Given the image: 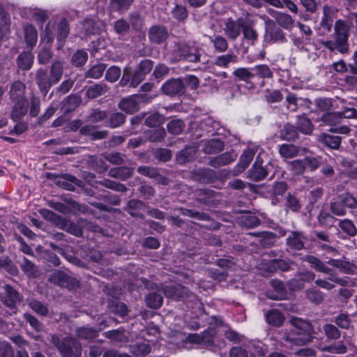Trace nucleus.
<instances>
[{"instance_id":"473e14b6","label":"nucleus","mask_w":357,"mask_h":357,"mask_svg":"<svg viewBox=\"0 0 357 357\" xmlns=\"http://www.w3.org/2000/svg\"><path fill=\"white\" fill-rule=\"evenodd\" d=\"M99 331L93 327L84 326L75 330L76 337L81 340H91L98 337Z\"/></svg>"},{"instance_id":"cd10ccee","label":"nucleus","mask_w":357,"mask_h":357,"mask_svg":"<svg viewBox=\"0 0 357 357\" xmlns=\"http://www.w3.org/2000/svg\"><path fill=\"white\" fill-rule=\"evenodd\" d=\"M128 20L130 27L131 26L135 31L139 33L143 31L145 25L144 19L140 12L134 10L130 13Z\"/></svg>"},{"instance_id":"13d9d810","label":"nucleus","mask_w":357,"mask_h":357,"mask_svg":"<svg viewBox=\"0 0 357 357\" xmlns=\"http://www.w3.org/2000/svg\"><path fill=\"white\" fill-rule=\"evenodd\" d=\"M306 298L311 303L319 305L321 303L324 299V294L319 289L310 288L305 291Z\"/></svg>"},{"instance_id":"1a4fd4ad","label":"nucleus","mask_w":357,"mask_h":357,"mask_svg":"<svg viewBox=\"0 0 357 357\" xmlns=\"http://www.w3.org/2000/svg\"><path fill=\"white\" fill-rule=\"evenodd\" d=\"M137 171L139 174L148 178L154 179L157 184L167 185L169 183V179L160 173V169L151 166H139Z\"/></svg>"},{"instance_id":"b1692460","label":"nucleus","mask_w":357,"mask_h":357,"mask_svg":"<svg viewBox=\"0 0 357 357\" xmlns=\"http://www.w3.org/2000/svg\"><path fill=\"white\" fill-rule=\"evenodd\" d=\"M34 56L31 52L24 51L16 59L17 67L24 71L29 70L33 66Z\"/></svg>"},{"instance_id":"dca6fc26","label":"nucleus","mask_w":357,"mask_h":357,"mask_svg":"<svg viewBox=\"0 0 357 357\" xmlns=\"http://www.w3.org/2000/svg\"><path fill=\"white\" fill-rule=\"evenodd\" d=\"M139 96L135 95L128 96L123 100H121L119 104L118 107L122 111H124L128 114H132L139 109Z\"/></svg>"},{"instance_id":"37998d69","label":"nucleus","mask_w":357,"mask_h":357,"mask_svg":"<svg viewBox=\"0 0 357 357\" xmlns=\"http://www.w3.org/2000/svg\"><path fill=\"white\" fill-rule=\"evenodd\" d=\"M251 234L261 238L260 244L264 248H270L275 244L276 234L273 232L262 231Z\"/></svg>"},{"instance_id":"39448f33","label":"nucleus","mask_w":357,"mask_h":357,"mask_svg":"<svg viewBox=\"0 0 357 357\" xmlns=\"http://www.w3.org/2000/svg\"><path fill=\"white\" fill-rule=\"evenodd\" d=\"M347 208H357V199L348 192L340 195L335 201L330 203L331 211L335 215H344Z\"/></svg>"},{"instance_id":"c756f323","label":"nucleus","mask_w":357,"mask_h":357,"mask_svg":"<svg viewBox=\"0 0 357 357\" xmlns=\"http://www.w3.org/2000/svg\"><path fill=\"white\" fill-rule=\"evenodd\" d=\"M305 237L301 232L291 231L287 238V244L291 249L301 250L304 248Z\"/></svg>"},{"instance_id":"0e129e2a","label":"nucleus","mask_w":357,"mask_h":357,"mask_svg":"<svg viewBox=\"0 0 357 357\" xmlns=\"http://www.w3.org/2000/svg\"><path fill=\"white\" fill-rule=\"evenodd\" d=\"M114 29L119 36H126L130 33V27L129 23L122 18L114 23Z\"/></svg>"},{"instance_id":"412c9836","label":"nucleus","mask_w":357,"mask_h":357,"mask_svg":"<svg viewBox=\"0 0 357 357\" xmlns=\"http://www.w3.org/2000/svg\"><path fill=\"white\" fill-rule=\"evenodd\" d=\"M69 32L68 22L66 18H63L59 22L57 26V49L60 50L63 47Z\"/></svg>"},{"instance_id":"680f3d73","label":"nucleus","mask_w":357,"mask_h":357,"mask_svg":"<svg viewBox=\"0 0 357 357\" xmlns=\"http://www.w3.org/2000/svg\"><path fill=\"white\" fill-rule=\"evenodd\" d=\"M283 94L279 89H266L265 91L264 99L269 103L280 102L283 99Z\"/></svg>"},{"instance_id":"4468645a","label":"nucleus","mask_w":357,"mask_h":357,"mask_svg":"<svg viewBox=\"0 0 357 357\" xmlns=\"http://www.w3.org/2000/svg\"><path fill=\"white\" fill-rule=\"evenodd\" d=\"M247 19L240 17L237 20L229 19L225 23V32L228 38L235 40L241 34Z\"/></svg>"},{"instance_id":"a18cd8bd","label":"nucleus","mask_w":357,"mask_h":357,"mask_svg":"<svg viewBox=\"0 0 357 357\" xmlns=\"http://www.w3.org/2000/svg\"><path fill=\"white\" fill-rule=\"evenodd\" d=\"M144 300L147 307L152 309H159L163 303L162 296L155 292L147 294Z\"/></svg>"},{"instance_id":"ddd939ff","label":"nucleus","mask_w":357,"mask_h":357,"mask_svg":"<svg viewBox=\"0 0 357 357\" xmlns=\"http://www.w3.org/2000/svg\"><path fill=\"white\" fill-rule=\"evenodd\" d=\"M3 289L6 295L2 299V302L10 310H14V312L15 313L17 304L22 301V296L16 289L9 284H6Z\"/></svg>"},{"instance_id":"bb28decb","label":"nucleus","mask_w":357,"mask_h":357,"mask_svg":"<svg viewBox=\"0 0 357 357\" xmlns=\"http://www.w3.org/2000/svg\"><path fill=\"white\" fill-rule=\"evenodd\" d=\"M243 40L249 45H254L258 39V33L257 30L252 26V23L248 19L246 20L242 30Z\"/></svg>"},{"instance_id":"c9c22d12","label":"nucleus","mask_w":357,"mask_h":357,"mask_svg":"<svg viewBox=\"0 0 357 357\" xmlns=\"http://www.w3.org/2000/svg\"><path fill=\"white\" fill-rule=\"evenodd\" d=\"M50 76L54 84L59 83L63 74V64L61 61H54L50 68Z\"/></svg>"},{"instance_id":"f3484780","label":"nucleus","mask_w":357,"mask_h":357,"mask_svg":"<svg viewBox=\"0 0 357 357\" xmlns=\"http://www.w3.org/2000/svg\"><path fill=\"white\" fill-rule=\"evenodd\" d=\"M236 158L237 154L234 151L225 152L215 157L211 158L208 165L213 167L218 168L231 163Z\"/></svg>"},{"instance_id":"8fccbe9b","label":"nucleus","mask_w":357,"mask_h":357,"mask_svg":"<svg viewBox=\"0 0 357 357\" xmlns=\"http://www.w3.org/2000/svg\"><path fill=\"white\" fill-rule=\"evenodd\" d=\"M266 40L271 43L283 42L285 40L282 29L275 26L266 30Z\"/></svg>"},{"instance_id":"f257e3e1","label":"nucleus","mask_w":357,"mask_h":357,"mask_svg":"<svg viewBox=\"0 0 357 357\" xmlns=\"http://www.w3.org/2000/svg\"><path fill=\"white\" fill-rule=\"evenodd\" d=\"M289 323L291 328L282 329L278 333L280 340L287 347L290 348L301 347L312 342L314 328L310 321L297 317H291Z\"/></svg>"},{"instance_id":"ea45409f","label":"nucleus","mask_w":357,"mask_h":357,"mask_svg":"<svg viewBox=\"0 0 357 357\" xmlns=\"http://www.w3.org/2000/svg\"><path fill=\"white\" fill-rule=\"evenodd\" d=\"M10 33V17L0 6V41Z\"/></svg>"},{"instance_id":"f8f14e48","label":"nucleus","mask_w":357,"mask_h":357,"mask_svg":"<svg viewBox=\"0 0 357 357\" xmlns=\"http://www.w3.org/2000/svg\"><path fill=\"white\" fill-rule=\"evenodd\" d=\"M161 91L167 96H180L184 93L185 86L181 79H170L163 84Z\"/></svg>"},{"instance_id":"5701e85b","label":"nucleus","mask_w":357,"mask_h":357,"mask_svg":"<svg viewBox=\"0 0 357 357\" xmlns=\"http://www.w3.org/2000/svg\"><path fill=\"white\" fill-rule=\"evenodd\" d=\"M336 12V9L328 6H325L323 8V17L320 25L327 31H330L332 29L334 15Z\"/></svg>"},{"instance_id":"052dcab7","label":"nucleus","mask_w":357,"mask_h":357,"mask_svg":"<svg viewBox=\"0 0 357 357\" xmlns=\"http://www.w3.org/2000/svg\"><path fill=\"white\" fill-rule=\"evenodd\" d=\"M339 227L342 231L349 236L354 237L357 234V228L354 223L350 220L344 219L340 220Z\"/></svg>"},{"instance_id":"a19ab883","label":"nucleus","mask_w":357,"mask_h":357,"mask_svg":"<svg viewBox=\"0 0 357 357\" xmlns=\"http://www.w3.org/2000/svg\"><path fill=\"white\" fill-rule=\"evenodd\" d=\"M296 128L303 134L310 135L313 131L314 126L306 116H300L298 117Z\"/></svg>"},{"instance_id":"6e6552de","label":"nucleus","mask_w":357,"mask_h":357,"mask_svg":"<svg viewBox=\"0 0 357 357\" xmlns=\"http://www.w3.org/2000/svg\"><path fill=\"white\" fill-rule=\"evenodd\" d=\"M49 281L59 287L68 289H75L79 287V282L77 279L61 270L54 271L50 275Z\"/></svg>"},{"instance_id":"f03ea898","label":"nucleus","mask_w":357,"mask_h":357,"mask_svg":"<svg viewBox=\"0 0 357 357\" xmlns=\"http://www.w3.org/2000/svg\"><path fill=\"white\" fill-rule=\"evenodd\" d=\"M349 30L348 24L342 20L335 22L333 40L321 42V45L331 52L337 51L341 54L349 52Z\"/></svg>"},{"instance_id":"58836bf2","label":"nucleus","mask_w":357,"mask_h":357,"mask_svg":"<svg viewBox=\"0 0 357 357\" xmlns=\"http://www.w3.org/2000/svg\"><path fill=\"white\" fill-rule=\"evenodd\" d=\"M342 116L340 112H325L318 120L323 122L325 125L334 126L341 122Z\"/></svg>"},{"instance_id":"20e7f679","label":"nucleus","mask_w":357,"mask_h":357,"mask_svg":"<svg viewBox=\"0 0 357 357\" xmlns=\"http://www.w3.org/2000/svg\"><path fill=\"white\" fill-rule=\"evenodd\" d=\"M50 342L59 353L61 357H81L82 346L75 337L66 336L60 337L56 334L51 335Z\"/></svg>"},{"instance_id":"72a5a7b5","label":"nucleus","mask_w":357,"mask_h":357,"mask_svg":"<svg viewBox=\"0 0 357 357\" xmlns=\"http://www.w3.org/2000/svg\"><path fill=\"white\" fill-rule=\"evenodd\" d=\"M134 173V169L127 167H119L115 168H112L108 174L110 177L119 178L121 180L125 181L129 178H130Z\"/></svg>"},{"instance_id":"393cba45","label":"nucleus","mask_w":357,"mask_h":357,"mask_svg":"<svg viewBox=\"0 0 357 357\" xmlns=\"http://www.w3.org/2000/svg\"><path fill=\"white\" fill-rule=\"evenodd\" d=\"M202 149L206 154H215L224 149V142L219 139H211L204 142Z\"/></svg>"},{"instance_id":"4c0bfd02","label":"nucleus","mask_w":357,"mask_h":357,"mask_svg":"<svg viewBox=\"0 0 357 357\" xmlns=\"http://www.w3.org/2000/svg\"><path fill=\"white\" fill-rule=\"evenodd\" d=\"M11 112V118L14 121H18L27 112L26 100L15 101Z\"/></svg>"},{"instance_id":"774afa93","label":"nucleus","mask_w":357,"mask_h":357,"mask_svg":"<svg viewBox=\"0 0 357 357\" xmlns=\"http://www.w3.org/2000/svg\"><path fill=\"white\" fill-rule=\"evenodd\" d=\"M88 59V54L83 50H77L72 56L71 63L76 67L84 65Z\"/></svg>"},{"instance_id":"f704fd0d","label":"nucleus","mask_w":357,"mask_h":357,"mask_svg":"<svg viewBox=\"0 0 357 357\" xmlns=\"http://www.w3.org/2000/svg\"><path fill=\"white\" fill-rule=\"evenodd\" d=\"M197 149L194 146H186L176 155V161L178 164L183 165L192 160L195 155Z\"/></svg>"},{"instance_id":"e2e57ef3","label":"nucleus","mask_w":357,"mask_h":357,"mask_svg":"<svg viewBox=\"0 0 357 357\" xmlns=\"http://www.w3.org/2000/svg\"><path fill=\"white\" fill-rule=\"evenodd\" d=\"M234 76L238 80L248 82L254 77L251 68H238L233 72Z\"/></svg>"},{"instance_id":"6ab92c4d","label":"nucleus","mask_w":357,"mask_h":357,"mask_svg":"<svg viewBox=\"0 0 357 357\" xmlns=\"http://www.w3.org/2000/svg\"><path fill=\"white\" fill-rule=\"evenodd\" d=\"M307 152V149L297 146L292 144H284L280 146L279 153L284 158H292Z\"/></svg>"},{"instance_id":"4be33fe9","label":"nucleus","mask_w":357,"mask_h":357,"mask_svg":"<svg viewBox=\"0 0 357 357\" xmlns=\"http://www.w3.org/2000/svg\"><path fill=\"white\" fill-rule=\"evenodd\" d=\"M80 133L85 136H90L92 140L103 139L107 137L109 132L107 130H98L94 126L86 125L82 126Z\"/></svg>"},{"instance_id":"aec40b11","label":"nucleus","mask_w":357,"mask_h":357,"mask_svg":"<svg viewBox=\"0 0 357 357\" xmlns=\"http://www.w3.org/2000/svg\"><path fill=\"white\" fill-rule=\"evenodd\" d=\"M256 154V150L248 149L243 151L239 158L238 163L235 166L234 171L240 174L243 172L250 164Z\"/></svg>"},{"instance_id":"2f4dec72","label":"nucleus","mask_w":357,"mask_h":357,"mask_svg":"<svg viewBox=\"0 0 357 357\" xmlns=\"http://www.w3.org/2000/svg\"><path fill=\"white\" fill-rule=\"evenodd\" d=\"M327 264L346 274L353 273L356 270V266L352 263L345 260L331 259Z\"/></svg>"},{"instance_id":"423d86ee","label":"nucleus","mask_w":357,"mask_h":357,"mask_svg":"<svg viewBox=\"0 0 357 357\" xmlns=\"http://www.w3.org/2000/svg\"><path fill=\"white\" fill-rule=\"evenodd\" d=\"M270 166H271V162L264 165L262 158L259 155L256 158V160L252 167L248 170V177L250 180L256 182L262 181L268 175L271 171L269 168Z\"/></svg>"},{"instance_id":"9d476101","label":"nucleus","mask_w":357,"mask_h":357,"mask_svg":"<svg viewBox=\"0 0 357 357\" xmlns=\"http://www.w3.org/2000/svg\"><path fill=\"white\" fill-rule=\"evenodd\" d=\"M167 29L161 24L151 26L148 31V38L152 44L160 45L169 38Z\"/></svg>"},{"instance_id":"5fc2aeb1","label":"nucleus","mask_w":357,"mask_h":357,"mask_svg":"<svg viewBox=\"0 0 357 357\" xmlns=\"http://www.w3.org/2000/svg\"><path fill=\"white\" fill-rule=\"evenodd\" d=\"M251 70H252V73L255 77H258L259 78H271L273 77V72L268 67V66L265 64H261L255 66L253 68H251Z\"/></svg>"},{"instance_id":"c85d7f7f","label":"nucleus","mask_w":357,"mask_h":357,"mask_svg":"<svg viewBox=\"0 0 357 357\" xmlns=\"http://www.w3.org/2000/svg\"><path fill=\"white\" fill-rule=\"evenodd\" d=\"M265 317L267 323L275 327L281 326L284 320V316L278 310H270L265 313Z\"/></svg>"},{"instance_id":"2eb2a0df","label":"nucleus","mask_w":357,"mask_h":357,"mask_svg":"<svg viewBox=\"0 0 357 357\" xmlns=\"http://www.w3.org/2000/svg\"><path fill=\"white\" fill-rule=\"evenodd\" d=\"M82 97L77 94H71L61 102V110L64 114L74 112L82 103Z\"/></svg>"},{"instance_id":"a878e982","label":"nucleus","mask_w":357,"mask_h":357,"mask_svg":"<svg viewBox=\"0 0 357 357\" xmlns=\"http://www.w3.org/2000/svg\"><path fill=\"white\" fill-rule=\"evenodd\" d=\"M26 86L20 81H16L13 83L10 89V97L11 100L15 101L26 100L24 96Z\"/></svg>"},{"instance_id":"7ed1b4c3","label":"nucleus","mask_w":357,"mask_h":357,"mask_svg":"<svg viewBox=\"0 0 357 357\" xmlns=\"http://www.w3.org/2000/svg\"><path fill=\"white\" fill-rule=\"evenodd\" d=\"M202 48L195 42L179 41L174 43L172 60L174 62H201Z\"/></svg>"},{"instance_id":"9b49d317","label":"nucleus","mask_w":357,"mask_h":357,"mask_svg":"<svg viewBox=\"0 0 357 357\" xmlns=\"http://www.w3.org/2000/svg\"><path fill=\"white\" fill-rule=\"evenodd\" d=\"M35 80L41 93L45 96L54 84L46 70L40 68L35 73Z\"/></svg>"},{"instance_id":"a211bd4d","label":"nucleus","mask_w":357,"mask_h":357,"mask_svg":"<svg viewBox=\"0 0 357 357\" xmlns=\"http://www.w3.org/2000/svg\"><path fill=\"white\" fill-rule=\"evenodd\" d=\"M192 176L195 181L204 183H213L217 179L216 172L209 168H202L195 170Z\"/></svg>"},{"instance_id":"0eeeda50","label":"nucleus","mask_w":357,"mask_h":357,"mask_svg":"<svg viewBox=\"0 0 357 357\" xmlns=\"http://www.w3.org/2000/svg\"><path fill=\"white\" fill-rule=\"evenodd\" d=\"M161 291L166 297L175 300L185 301L188 298H195V295L188 288L180 284L162 286Z\"/></svg>"},{"instance_id":"7c9ffc66","label":"nucleus","mask_w":357,"mask_h":357,"mask_svg":"<svg viewBox=\"0 0 357 357\" xmlns=\"http://www.w3.org/2000/svg\"><path fill=\"white\" fill-rule=\"evenodd\" d=\"M144 203L139 199H130L127 202L124 210L132 217L144 218V215L140 213V210L144 207Z\"/></svg>"},{"instance_id":"603ef678","label":"nucleus","mask_w":357,"mask_h":357,"mask_svg":"<svg viewBox=\"0 0 357 357\" xmlns=\"http://www.w3.org/2000/svg\"><path fill=\"white\" fill-rule=\"evenodd\" d=\"M277 23L287 30H291L294 27V20L287 13H278L275 15Z\"/></svg>"},{"instance_id":"e433bc0d","label":"nucleus","mask_w":357,"mask_h":357,"mask_svg":"<svg viewBox=\"0 0 357 357\" xmlns=\"http://www.w3.org/2000/svg\"><path fill=\"white\" fill-rule=\"evenodd\" d=\"M318 140L325 146L333 149H338L341 144L340 137L326 133L320 135Z\"/></svg>"},{"instance_id":"de8ad7c7","label":"nucleus","mask_w":357,"mask_h":357,"mask_svg":"<svg viewBox=\"0 0 357 357\" xmlns=\"http://www.w3.org/2000/svg\"><path fill=\"white\" fill-rule=\"evenodd\" d=\"M324 190L322 188H316L310 191L307 196L309 203L306 206L307 210L310 212L314 207V205L322 197Z\"/></svg>"},{"instance_id":"bf43d9fd","label":"nucleus","mask_w":357,"mask_h":357,"mask_svg":"<svg viewBox=\"0 0 357 357\" xmlns=\"http://www.w3.org/2000/svg\"><path fill=\"white\" fill-rule=\"evenodd\" d=\"M237 61V56L234 53L220 55L216 57L214 63L222 68H227L230 63H236Z\"/></svg>"},{"instance_id":"49530a36","label":"nucleus","mask_w":357,"mask_h":357,"mask_svg":"<svg viewBox=\"0 0 357 357\" xmlns=\"http://www.w3.org/2000/svg\"><path fill=\"white\" fill-rule=\"evenodd\" d=\"M25 42L29 46H34L38 40V33L36 28L31 24L24 26Z\"/></svg>"},{"instance_id":"338daca9","label":"nucleus","mask_w":357,"mask_h":357,"mask_svg":"<svg viewBox=\"0 0 357 357\" xmlns=\"http://www.w3.org/2000/svg\"><path fill=\"white\" fill-rule=\"evenodd\" d=\"M105 68L106 65L104 63L94 65L85 73V77L99 79L102 75Z\"/></svg>"},{"instance_id":"4d7b16f0","label":"nucleus","mask_w":357,"mask_h":357,"mask_svg":"<svg viewBox=\"0 0 357 357\" xmlns=\"http://www.w3.org/2000/svg\"><path fill=\"white\" fill-rule=\"evenodd\" d=\"M334 102L335 100L330 98H320L314 100V104L320 111L328 112L335 109Z\"/></svg>"},{"instance_id":"864d4df0","label":"nucleus","mask_w":357,"mask_h":357,"mask_svg":"<svg viewBox=\"0 0 357 357\" xmlns=\"http://www.w3.org/2000/svg\"><path fill=\"white\" fill-rule=\"evenodd\" d=\"M321 273H326L329 275L328 280L334 282L340 286L345 287L348 284V281L345 278H340L337 275L336 273L331 268L324 265Z\"/></svg>"},{"instance_id":"69168bd1","label":"nucleus","mask_w":357,"mask_h":357,"mask_svg":"<svg viewBox=\"0 0 357 357\" xmlns=\"http://www.w3.org/2000/svg\"><path fill=\"white\" fill-rule=\"evenodd\" d=\"M126 115L121 112L112 114L108 119L107 124L112 128H116L122 126L126 121Z\"/></svg>"},{"instance_id":"09e8293b","label":"nucleus","mask_w":357,"mask_h":357,"mask_svg":"<svg viewBox=\"0 0 357 357\" xmlns=\"http://www.w3.org/2000/svg\"><path fill=\"white\" fill-rule=\"evenodd\" d=\"M19 264L21 269L27 276L33 278L36 276L37 268L33 262L24 257Z\"/></svg>"},{"instance_id":"6e6d98bb","label":"nucleus","mask_w":357,"mask_h":357,"mask_svg":"<svg viewBox=\"0 0 357 357\" xmlns=\"http://www.w3.org/2000/svg\"><path fill=\"white\" fill-rule=\"evenodd\" d=\"M196 195L197 197V200L199 203L208 205L214 197L215 192L209 189H199L197 190Z\"/></svg>"},{"instance_id":"3c124183","label":"nucleus","mask_w":357,"mask_h":357,"mask_svg":"<svg viewBox=\"0 0 357 357\" xmlns=\"http://www.w3.org/2000/svg\"><path fill=\"white\" fill-rule=\"evenodd\" d=\"M145 137L151 142H161L166 137V131L164 128L148 130L145 132Z\"/></svg>"},{"instance_id":"79ce46f5","label":"nucleus","mask_w":357,"mask_h":357,"mask_svg":"<svg viewBox=\"0 0 357 357\" xmlns=\"http://www.w3.org/2000/svg\"><path fill=\"white\" fill-rule=\"evenodd\" d=\"M281 138L287 141H294L298 138V132L296 126L287 123L280 132Z\"/></svg>"},{"instance_id":"c03bdc74","label":"nucleus","mask_w":357,"mask_h":357,"mask_svg":"<svg viewBox=\"0 0 357 357\" xmlns=\"http://www.w3.org/2000/svg\"><path fill=\"white\" fill-rule=\"evenodd\" d=\"M108 91L107 85L104 83L94 84L89 87L86 90V95L90 99L96 98L102 96Z\"/></svg>"}]
</instances>
